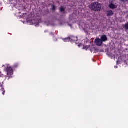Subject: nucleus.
Listing matches in <instances>:
<instances>
[{
  "mask_svg": "<svg viewBox=\"0 0 128 128\" xmlns=\"http://www.w3.org/2000/svg\"><path fill=\"white\" fill-rule=\"evenodd\" d=\"M1 86H2V85H1Z\"/></svg>",
  "mask_w": 128,
  "mask_h": 128,
  "instance_id": "nucleus-19",
  "label": "nucleus"
},
{
  "mask_svg": "<svg viewBox=\"0 0 128 128\" xmlns=\"http://www.w3.org/2000/svg\"><path fill=\"white\" fill-rule=\"evenodd\" d=\"M14 68H18V64L16 63L14 65Z\"/></svg>",
  "mask_w": 128,
  "mask_h": 128,
  "instance_id": "nucleus-14",
  "label": "nucleus"
},
{
  "mask_svg": "<svg viewBox=\"0 0 128 128\" xmlns=\"http://www.w3.org/2000/svg\"><path fill=\"white\" fill-rule=\"evenodd\" d=\"M67 40H70V42H78V37L70 36V37H68Z\"/></svg>",
  "mask_w": 128,
  "mask_h": 128,
  "instance_id": "nucleus-4",
  "label": "nucleus"
},
{
  "mask_svg": "<svg viewBox=\"0 0 128 128\" xmlns=\"http://www.w3.org/2000/svg\"><path fill=\"white\" fill-rule=\"evenodd\" d=\"M107 14L108 16H114V13L112 10H110L107 12Z\"/></svg>",
  "mask_w": 128,
  "mask_h": 128,
  "instance_id": "nucleus-7",
  "label": "nucleus"
},
{
  "mask_svg": "<svg viewBox=\"0 0 128 128\" xmlns=\"http://www.w3.org/2000/svg\"><path fill=\"white\" fill-rule=\"evenodd\" d=\"M109 8L112 10H114V8H116V5H114V4H109Z\"/></svg>",
  "mask_w": 128,
  "mask_h": 128,
  "instance_id": "nucleus-8",
  "label": "nucleus"
},
{
  "mask_svg": "<svg viewBox=\"0 0 128 128\" xmlns=\"http://www.w3.org/2000/svg\"><path fill=\"white\" fill-rule=\"evenodd\" d=\"M90 48V45L84 46L83 50H88V48Z\"/></svg>",
  "mask_w": 128,
  "mask_h": 128,
  "instance_id": "nucleus-11",
  "label": "nucleus"
},
{
  "mask_svg": "<svg viewBox=\"0 0 128 128\" xmlns=\"http://www.w3.org/2000/svg\"><path fill=\"white\" fill-rule=\"evenodd\" d=\"M59 10H60V12H66V9L64 8V7L62 6H60L59 8Z\"/></svg>",
  "mask_w": 128,
  "mask_h": 128,
  "instance_id": "nucleus-10",
  "label": "nucleus"
},
{
  "mask_svg": "<svg viewBox=\"0 0 128 128\" xmlns=\"http://www.w3.org/2000/svg\"><path fill=\"white\" fill-rule=\"evenodd\" d=\"M120 0V2H128V0Z\"/></svg>",
  "mask_w": 128,
  "mask_h": 128,
  "instance_id": "nucleus-16",
  "label": "nucleus"
},
{
  "mask_svg": "<svg viewBox=\"0 0 128 128\" xmlns=\"http://www.w3.org/2000/svg\"><path fill=\"white\" fill-rule=\"evenodd\" d=\"M94 42L96 45L97 46H102L103 43L102 41V40L100 38L96 39Z\"/></svg>",
  "mask_w": 128,
  "mask_h": 128,
  "instance_id": "nucleus-3",
  "label": "nucleus"
},
{
  "mask_svg": "<svg viewBox=\"0 0 128 128\" xmlns=\"http://www.w3.org/2000/svg\"><path fill=\"white\" fill-rule=\"evenodd\" d=\"M2 66H4V65H3Z\"/></svg>",
  "mask_w": 128,
  "mask_h": 128,
  "instance_id": "nucleus-18",
  "label": "nucleus"
},
{
  "mask_svg": "<svg viewBox=\"0 0 128 128\" xmlns=\"http://www.w3.org/2000/svg\"><path fill=\"white\" fill-rule=\"evenodd\" d=\"M100 40L102 42H106L108 40V37H106V35H102L101 36Z\"/></svg>",
  "mask_w": 128,
  "mask_h": 128,
  "instance_id": "nucleus-5",
  "label": "nucleus"
},
{
  "mask_svg": "<svg viewBox=\"0 0 128 128\" xmlns=\"http://www.w3.org/2000/svg\"><path fill=\"white\" fill-rule=\"evenodd\" d=\"M52 10L54 11L56 10V6L54 5L52 6Z\"/></svg>",
  "mask_w": 128,
  "mask_h": 128,
  "instance_id": "nucleus-13",
  "label": "nucleus"
},
{
  "mask_svg": "<svg viewBox=\"0 0 128 128\" xmlns=\"http://www.w3.org/2000/svg\"><path fill=\"white\" fill-rule=\"evenodd\" d=\"M4 76V74H2V72H0V78H2Z\"/></svg>",
  "mask_w": 128,
  "mask_h": 128,
  "instance_id": "nucleus-15",
  "label": "nucleus"
},
{
  "mask_svg": "<svg viewBox=\"0 0 128 128\" xmlns=\"http://www.w3.org/2000/svg\"><path fill=\"white\" fill-rule=\"evenodd\" d=\"M50 34V36H54V34L52 32H51Z\"/></svg>",
  "mask_w": 128,
  "mask_h": 128,
  "instance_id": "nucleus-17",
  "label": "nucleus"
},
{
  "mask_svg": "<svg viewBox=\"0 0 128 128\" xmlns=\"http://www.w3.org/2000/svg\"><path fill=\"white\" fill-rule=\"evenodd\" d=\"M0 90L2 92L3 96H4V94L6 93V90H4V88H2Z\"/></svg>",
  "mask_w": 128,
  "mask_h": 128,
  "instance_id": "nucleus-12",
  "label": "nucleus"
},
{
  "mask_svg": "<svg viewBox=\"0 0 128 128\" xmlns=\"http://www.w3.org/2000/svg\"><path fill=\"white\" fill-rule=\"evenodd\" d=\"M31 23L33 25L36 24V26H38V24H40V22H38V21L36 20H32Z\"/></svg>",
  "mask_w": 128,
  "mask_h": 128,
  "instance_id": "nucleus-6",
  "label": "nucleus"
},
{
  "mask_svg": "<svg viewBox=\"0 0 128 128\" xmlns=\"http://www.w3.org/2000/svg\"><path fill=\"white\" fill-rule=\"evenodd\" d=\"M91 8L94 12H100L102 4L98 2H94L91 4Z\"/></svg>",
  "mask_w": 128,
  "mask_h": 128,
  "instance_id": "nucleus-1",
  "label": "nucleus"
},
{
  "mask_svg": "<svg viewBox=\"0 0 128 128\" xmlns=\"http://www.w3.org/2000/svg\"><path fill=\"white\" fill-rule=\"evenodd\" d=\"M123 28L125 30H128V22L123 25Z\"/></svg>",
  "mask_w": 128,
  "mask_h": 128,
  "instance_id": "nucleus-9",
  "label": "nucleus"
},
{
  "mask_svg": "<svg viewBox=\"0 0 128 128\" xmlns=\"http://www.w3.org/2000/svg\"><path fill=\"white\" fill-rule=\"evenodd\" d=\"M6 72H7V76L8 78V80H10V78H12V76L14 74V70H12V67L8 66L6 68Z\"/></svg>",
  "mask_w": 128,
  "mask_h": 128,
  "instance_id": "nucleus-2",
  "label": "nucleus"
}]
</instances>
